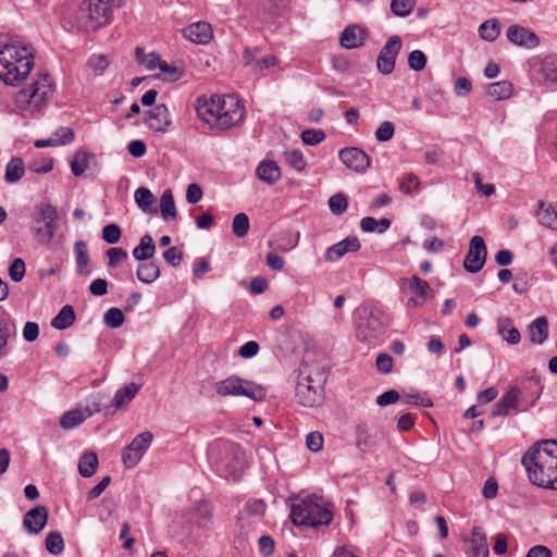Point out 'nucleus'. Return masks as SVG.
Segmentation results:
<instances>
[{
  "instance_id": "1",
  "label": "nucleus",
  "mask_w": 557,
  "mask_h": 557,
  "mask_svg": "<svg viewBox=\"0 0 557 557\" xmlns=\"http://www.w3.org/2000/svg\"><path fill=\"white\" fill-rule=\"evenodd\" d=\"M195 109L200 120L221 131L235 126L245 115L244 106L234 95L200 96L196 99Z\"/></svg>"
},
{
  "instance_id": "2",
  "label": "nucleus",
  "mask_w": 557,
  "mask_h": 557,
  "mask_svg": "<svg viewBox=\"0 0 557 557\" xmlns=\"http://www.w3.org/2000/svg\"><path fill=\"white\" fill-rule=\"evenodd\" d=\"M557 441H543L537 446H532L522 456L531 483L539 487L552 488L557 474Z\"/></svg>"
},
{
  "instance_id": "3",
  "label": "nucleus",
  "mask_w": 557,
  "mask_h": 557,
  "mask_svg": "<svg viewBox=\"0 0 557 557\" xmlns=\"http://www.w3.org/2000/svg\"><path fill=\"white\" fill-rule=\"evenodd\" d=\"M112 0H83L78 7L63 12V26L69 32H95L112 21Z\"/></svg>"
},
{
  "instance_id": "4",
  "label": "nucleus",
  "mask_w": 557,
  "mask_h": 557,
  "mask_svg": "<svg viewBox=\"0 0 557 557\" xmlns=\"http://www.w3.org/2000/svg\"><path fill=\"white\" fill-rule=\"evenodd\" d=\"M30 46L5 45L0 50V79L14 86L23 81L34 66Z\"/></svg>"
},
{
  "instance_id": "5",
  "label": "nucleus",
  "mask_w": 557,
  "mask_h": 557,
  "mask_svg": "<svg viewBox=\"0 0 557 557\" xmlns=\"http://www.w3.org/2000/svg\"><path fill=\"white\" fill-rule=\"evenodd\" d=\"M293 523L302 529L329 527L333 520L331 508L317 495L307 496L290 506Z\"/></svg>"
},
{
  "instance_id": "6",
  "label": "nucleus",
  "mask_w": 557,
  "mask_h": 557,
  "mask_svg": "<svg viewBox=\"0 0 557 557\" xmlns=\"http://www.w3.org/2000/svg\"><path fill=\"white\" fill-rule=\"evenodd\" d=\"M357 314L356 336L358 341L372 344L385 334L389 319L380 307L361 306L357 309Z\"/></svg>"
},
{
  "instance_id": "7",
  "label": "nucleus",
  "mask_w": 557,
  "mask_h": 557,
  "mask_svg": "<svg viewBox=\"0 0 557 557\" xmlns=\"http://www.w3.org/2000/svg\"><path fill=\"white\" fill-rule=\"evenodd\" d=\"M299 371L295 392L297 403L309 408L321 405L324 399L325 374L323 372H317L314 375L307 373V367L304 364Z\"/></svg>"
},
{
  "instance_id": "8",
  "label": "nucleus",
  "mask_w": 557,
  "mask_h": 557,
  "mask_svg": "<svg viewBox=\"0 0 557 557\" xmlns=\"http://www.w3.org/2000/svg\"><path fill=\"white\" fill-rule=\"evenodd\" d=\"M59 213L49 202H40L35 206L32 215L30 230L36 240L40 244H49L58 228Z\"/></svg>"
},
{
  "instance_id": "9",
  "label": "nucleus",
  "mask_w": 557,
  "mask_h": 557,
  "mask_svg": "<svg viewBox=\"0 0 557 557\" xmlns=\"http://www.w3.org/2000/svg\"><path fill=\"white\" fill-rule=\"evenodd\" d=\"M219 396H245L255 401H262L267 397V389L252 381L231 375L214 385Z\"/></svg>"
},
{
  "instance_id": "10",
  "label": "nucleus",
  "mask_w": 557,
  "mask_h": 557,
  "mask_svg": "<svg viewBox=\"0 0 557 557\" xmlns=\"http://www.w3.org/2000/svg\"><path fill=\"white\" fill-rule=\"evenodd\" d=\"M541 392H534V397L532 401L527 405L521 398V391L517 386H511L509 389L502 396V398L494 404L492 409V417H508L510 416L512 410L518 412H522L528 410L529 407H533L535 401L540 398Z\"/></svg>"
},
{
  "instance_id": "11",
  "label": "nucleus",
  "mask_w": 557,
  "mask_h": 557,
  "mask_svg": "<svg viewBox=\"0 0 557 557\" xmlns=\"http://www.w3.org/2000/svg\"><path fill=\"white\" fill-rule=\"evenodd\" d=\"M51 92L50 76L44 74L29 87L21 89L16 96V100L18 103L32 104L36 109H39Z\"/></svg>"
},
{
  "instance_id": "12",
  "label": "nucleus",
  "mask_w": 557,
  "mask_h": 557,
  "mask_svg": "<svg viewBox=\"0 0 557 557\" xmlns=\"http://www.w3.org/2000/svg\"><path fill=\"white\" fill-rule=\"evenodd\" d=\"M153 435L149 431L141 432L129 443L122 454V462L127 468H134L149 448Z\"/></svg>"
},
{
  "instance_id": "13",
  "label": "nucleus",
  "mask_w": 557,
  "mask_h": 557,
  "mask_svg": "<svg viewBox=\"0 0 557 557\" xmlns=\"http://www.w3.org/2000/svg\"><path fill=\"white\" fill-rule=\"evenodd\" d=\"M401 47L403 40L399 36L394 35L387 39L376 60V66L380 73L388 75L394 71L396 58L400 52Z\"/></svg>"
},
{
  "instance_id": "14",
  "label": "nucleus",
  "mask_w": 557,
  "mask_h": 557,
  "mask_svg": "<svg viewBox=\"0 0 557 557\" xmlns=\"http://www.w3.org/2000/svg\"><path fill=\"white\" fill-rule=\"evenodd\" d=\"M486 256L487 249L484 239L479 235L473 236L463 261L465 270L469 273L479 272L486 261Z\"/></svg>"
},
{
  "instance_id": "15",
  "label": "nucleus",
  "mask_w": 557,
  "mask_h": 557,
  "mask_svg": "<svg viewBox=\"0 0 557 557\" xmlns=\"http://www.w3.org/2000/svg\"><path fill=\"white\" fill-rule=\"evenodd\" d=\"M338 158L348 169L357 173H366L371 166V157L357 147L341 149Z\"/></svg>"
},
{
  "instance_id": "16",
  "label": "nucleus",
  "mask_w": 557,
  "mask_h": 557,
  "mask_svg": "<svg viewBox=\"0 0 557 557\" xmlns=\"http://www.w3.org/2000/svg\"><path fill=\"white\" fill-rule=\"evenodd\" d=\"M215 447L224 454V458L221 460V466L225 468L227 474H233L244 466V451L239 445L230 442H220L215 444Z\"/></svg>"
},
{
  "instance_id": "17",
  "label": "nucleus",
  "mask_w": 557,
  "mask_h": 557,
  "mask_svg": "<svg viewBox=\"0 0 557 557\" xmlns=\"http://www.w3.org/2000/svg\"><path fill=\"white\" fill-rule=\"evenodd\" d=\"M145 123L147 127L156 133H165L171 124L170 112L164 103L156 106L146 111Z\"/></svg>"
},
{
  "instance_id": "18",
  "label": "nucleus",
  "mask_w": 557,
  "mask_h": 557,
  "mask_svg": "<svg viewBox=\"0 0 557 557\" xmlns=\"http://www.w3.org/2000/svg\"><path fill=\"white\" fill-rule=\"evenodd\" d=\"M48 518L47 507L38 505L25 513L23 525L29 533L37 534L46 527Z\"/></svg>"
},
{
  "instance_id": "19",
  "label": "nucleus",
  "mask_w": 557,
  "mask_h": 557,
  "mask_svg": "<svg viewBox=\"0 0 557 557\" xmlns=\"http://www.w3.org/2000/svg\"><path fill=\"white\" fill-rule=\"evenodd\" d=\"M507 38L515 45L532 49L539 46L540 38L534 33L519 25H511L507 29Z\"/></svg>"
},
{
  "instance_id": "20",
  "label": "nucleus",
  "mask_w": 557,
  "mask_h": 557,
  "mask_svg": "<svg viewBox=\"0 0 557 557\" xmlns=\"http://www.w3.org/2000/svg\"><path fill=\"white\" fill-rule=\"evenodd\" d=\"M183 36L197 45H207L212 36V27L209 23L200 21L184 28Z\"/></svg>"
},
{
  "instance_id": "21",
  "label": "nucleus",
  "mask_w": 557,
  "mask_h": 557,
  "mask_svg": "<svg viewBox=\"0 0 557 557\" xmlns=\"http://www.w3.org/2000/svg\"><path fill=\"white\" fill-rule=\"evenodd\" d=\"M367 32L359 25L347 26L339 38V44L345 49H356L363 46Z\"/></svg>"
},
{
  "instance_id": "22",
  "label": "nucleus",
  "mask_w": 557,
  "mask_h": 557,
  "mask_svg": "<svg viewBox=\"0 0 557 557\" xmlns=\"http://www.w3.org/2000/svg\"><path fill=\"white\" fill-rule=\"evenodd\" d=\"M139 389L140 385L134 382L119 388L111 400V406L113 407L112 414L124 409L136 397Z\"/></svg>"
},
{
  "instance_id": "23",
  "label": "nucleus",
  "mask_w": 557,
  "mask_h": 557,
  "mask_svg": "<svg viewBox=\"0 0 557 557\" xmlns=\"http://www.w3.org/2000/svg\"><path fill=\"white\" fill-rule=\"evenodd\" d=\"M536 71L543 83L557 84V54H548L541 59Z\"/></svg>"
},
{
  "instance_id": "24",
  "label": "nucleus",
  "mask_w": 557,
  "mask_h": 557,
  "mask_svg": "<svg viewBox=\"0 0 557 557\" xmlns=\"http://www.w3.org/2000/svg\"><path fill=\"white\" fill-rule=\"evenodd\" d=\"M73 251L75 256L77 274L81 276H89L91 274V270L88 269L90 257L87 244L84 240H76Z\"/></svg>"
},
{
  "instance_id": "25",
  "label": "nucleus",
  "mask_w": 557,
  "mask_h": 557,
  "mask_svg": "<svg viewBox=\"0 0 557 557\" xmlns=\"http://www.w3.org/2000/svg\"><path fill=\"white\" fill-rule=\"evenodd\" d=\"M256 174L259 180L273 185L281 178V169L275 161L263 160L257 166Z\"/></svg>"
},
{
  "instance_id": "26",
  "label": "nucleus",
  "mask_w": 557,
  "mask_h": 557,
  "mask_svg": "<svg viewBox=\"0 0 557 557\" xmlns=\"http://www.w3.org/2000/svg\"><path fill=\"white\" fill-rule=\"evenodd\" d=\"M530 341L533 344L542 345L548 338V320L546 317H539L528 327Z\"/></svg>"
},
{
  "instance_id": "27",
  "label": "nucleus",
  "mask_w": 557,
  "mask_h": 557,
  "mask_svg": "<svg viewBox=\"0 0 557 557\" xmlns=\"http://www.w3.org/2000/svg\"><path fill=\"white\" fill-rule=\"evenodd\" d=\"M497 333L510 345L520 342L521 335L518 329L512 324V320L508 317H500L497 320Z\"/></svg>"
},
{
  "instance_id": "28",
  "label": "nucleus",
  "mask_w": 557,
  "mask_h": 557,
  "mask_svg": "<svg viewBox=\"0 0 557 557\" xmlns=\"http://www.w3.org/2000/svg\"><path fill=\"white\" fill-rule=\"evenodd\" d=\"M14 335L15 327L9 319L0 314V360L9 355V343Z\"/></svg>"
},
{
  "instance_id": "29",
  "label": "nucleus",
  "mask_w": 557,
  "mask_h": 557,
  "mask_svg": "<svg viewBox=\"0 0 557 557\" xmlns=\"http://www.w3.org/2000/svg\"><path fill=\"white\" fill-rule=\"evenodd\" d=\"M156 252V246L150 235L146 234L140 238L138 246L133 249V257L143 262L150 260Z\"/></svg>"
},
{
  "instance_id": "30",
  "label": "nucleus",
  "mask_w": 557,
  "mask_h": 557,
  "mask_svg": "<svg viewBox=\"0 0 557 557\" xmlns=\"http://www.w3.org/2000/svg\"><path fill=\"white\" fill-rule=\"evenodd\" d=\"M137 278L145 283L150 284L160 276V268L156 261L140 262L136 271Z\"/></svg>"
},
{
  "instance_id": "31",
  "label": "nucleus",
  "mask_w": 557,
  "mask_h": 557,
  "mask_svg": "<svg viewBox=\"0 0 557 557\" xmlns=\"http://www.w3.org/2000/svg\"><path fill=\"white\" fill-rule=\"evenodd\" d=\"M470 542L475 557H488L486 536L481 527H473Z\"/></svg>"
},
{
  "instance_id": "32",
  "label": "nucleus",
  "mask_w": 557,
  "mask_h": 557,
  "mask_svg": "<svg viewBox=\"0 0 557 557\" xmlns=\"http://www.w3.org/2000/svg\"><path fill=\"white\" fill-rule=\"evenodd\" d=\"M24 173L25 165L23 159L20 157H14L8 162L5 166L4 180L9 184H14L23 177Z\"/></svg>"
},
{
  "instance_id": "33",
  "label": "nucleus",
  "mask_w": 557,
  "mask_h": 557,
  "mask_svg": "<svg viewBox=\"0 0 557 557\" xmlns=\"http://www.w3.org/2000/svg\"><path fill=\"white\" fill-rule=\"evenodd\" d=\"M92 158V153L88 152L86 149H78L72 160H71V171L74 176L79 177L87 170L89 164V159Z\"/></svg>"
},
{
  "instance_id": "34",
  "label": "nucleus",
  "mask_w": 557,
  "mask_h": 557,
  "mask_svg": "<svg viewBox=\"0 0 557 557\" xmlns=\"http://www.w3.org/2000/svg\"><path fill=\"white\" fill-rule=\"evenodd\" d=\"M75 311L72 306H63L58 314L52 319L51 325L57 330H65L75 322Z\"/></svg>"
},
{
  "instance_id": "35",
  "label": "nucleus",
  "mask_w": 557,
  "mask_h": 557,
  "mask_svg": "<svg viewBox=\"0 0 557 557\" xmlns=\"http://www.w3.org/2000/svg\"><path fill=\"white\" fill-rule=\"evenodd\" d=\"M513 85L509 81L492 83L486 88V95L495 100H504L511 97Z\"/></svg>"
},
{
  "instance_id": "36",
  "label": "nucleus",
  "mask_w": 557,
  "mask_h": 557,
  "mask_svg": "<svg viewBox=\"0 0 557 557\" xmlns=\"http://www.w3.org/2000/svg\"><path fill=\"white\" fill-rule=\"evenodd\" d=\"M98 467V457L95 453L83 454L78 460V472L83 478H90Z\"/></svg>"
},
{
  "instance_id": "37",
  "label": "nucleus",
  "mask_w": 557,
  "mask_h": 557,
  "mask_svg": "<svg viewBox=\"0 0 557 557\" xmlns=\"http://www.w3.org/2000/svg\"><path fill=\"white\" fill-rule=\"evenodd\" d=\"M536 216L541 225L557 230V212L552 207H546L544 202H540Z\"/></svg>"
},
{
  "instance_id": "38",
  "label": "nucleus",
  "mask_w": 557,
  "mask_h": 557,
  "mask_svg": "<svg viewBox=\"0 0 557 557\" xmlns=\"http://www.w3.org/2000/svg\"><path fill=\"white\" fill-rule=\"evenodd\" d=\"M356 446L363 454L374 448V441L364 424L358 425L356 429Z\"/></svg>"
},
{
  "instance_id": "39",
  "label": "nucleus",
  "mask_w": 557,
  "mask_h": 557,
  "mask_svg": "<svg viewBox=\"0 0 557 557\" xmlns=\"http://www.w3.org/2000/svg\"><path fill=\"white\" fill-rule=\"evenodd\" d=\"M135 58L138 63L145 65L150 71L158 69L162 61L157 52L145 53L139 47L135 49Z\"/></svg>"
},
{
  "instance_id": "40",
  "label": "nucleus",
  "mask_w": 557,
  "mask_h": 557,
  "mask_svg": "<svg viewBox=\"0 0 557 557\" xmlns=\"http://www.w3.org/2000/svg\"><path fill=\"white\" fill-rule=\"evenodd\" d=\"M160 209H161L162 218L165 221L176 218V208H175V203H174V198H173L172 191L170 189H166L163 191V194L160 198Z\"/></svg>"
},
{
  "instance_id": "41",
  "label": "nucleus",
  "mask_w": 557,
  "mask_h": 557,
  "mask_svg": "<svg viewBox=\"0 0 557 557\" xmlns=\"http://www.w3.org/2000/svg\"><path fill=\"white\" fill-rule=\"evenodd\" d=\"M399 190L413 196L420 190V178L413 173L405 174L399 181Z\"/></svg>"
},
{
  "instance_id": "42",
  "label": "nucleus",
  "mask_w": 557,
  "mask_h": 557,
  "mask_svg": "<svg viewBox=\"0 0 557 557\" xmlns=\"http://www.w3.org/2000/svg\"><path fill=\"white\" fill-rule=\"evenodd\" d=\"M283 158L285 163L297 172H302L307 166L305 157L298 149L285 151Z\"/></svg>"
},
{
  "instance_id": "43",
  "label": "nucleus",
  "mask_w": 557,
  "mask_h": 557,
  "mask_svg": "<svg viewBox=\"0 0 557 557\" xmlns=\"http://www.w3.org/2000/svg\"><path fill=\"white\" fill-rule=\"evenodd\" d=\"M410 290L422 300L425 301L426 297L432 295V288L429 283L417 275H413L409 281Z\"/></svg>"
},
{
  "instance_id": "44",
  "label": "nucleus",
  "mask_w": 557,
  "mask_h": 557,
  "mask_svg": "<svg viewBox=\"0 0 557 557\" xmlns=\"http://www.w3.org/2000/svg\"><path fill=\"white\" fill-rule=\"evenodd\" d=\"M46 549L52 555H59L64 550V541L59 531L49 532L45 540Z\"/></svg>"
},
{
  "instance_id": "45",
  "label": "nucleus",
  "mask_w": 557,
  "mask_h": 557,
  "mask_svg": "<svg viewBox=\"0 0 557 557\" xmlns=\"http://www.w3.org/2000/svg\"><path fill=\"white\" fill-rule=\"evenodd\" d=\"M500 32L499 24L496 20H487L479 27V34L486 41H494Z\"/></svg>"
},
{
  "instance_id": "46",
  "label": "nucleus",
  "mask_w": 557,
  "mask_h": 557,
  "mask_svg": "<svg viewBox=\"0 0 557 557\" xmlns=\"http://www.w3.org/2000/svg\"><path fill=\"white\" fill-rule=\"evenodd\" d=\"M84 419L85 418L81 410H70L63 413L60 418V426L64 430H71L79 425Z\"/></svg>"
},
{
  "instance_id": "47",
  "label": "nucleus",
  "mask_w": 557,
  "mask_h": 557,
  "mask_svg": "<svg viewBox=\"0 0 557 557\" xmlns=\"http://www.w3.org/2000/svg\"><path fill=\"white\" fill-rule=\"evenodd\" d=\"M125 321L124 313L121 309L112 307L103 314V322L110 329L120 327Z\"/></svg>"
},
{
  "instance_id": "48",
  "label": "nucleus",
  "mask_w": 557,
  "mask_h": 557,
  "mask_svg": "<svg viewBox=\"0 0 557 557\" xmlns=\"http://www.w3.org/2000/svg\"><path fill=\"white\" fill-rule=\"evenodd\" d=\"M403 398L406 404H411L424 408H431L433 406L432 399L419 393L418 391L411 389L409 392H404Z\"/></svg>"
},
{
  "instance_id": "49",
  "label": "nucleus",
  "mask_w": 557,
  "mask_h": 557,
  "mask_svg": "<svg viewBox=\"0 0 557 557\" xmlns=\"http://www.w3.org/2000/svg\"><path fill=\"white\" fill-rule=\"evenodd\" d=\"M414 5V0H392L391 11L396 16L406 17L412 12Z\"/></svg>"
},
{
  "instance_id": "50",
  "label": "nucleus",
  "mask_w": 557,
  "mask_h": 557,
  "mask_svg": "<svg viewBox=\"0 0 557 557\" xmlns=\"http://www.w3.org/2000/svg\"><path fill=\"white\" fill-rule=\"evenodd\" d=\"M134 198L137 206L144 211L149 210L154 200L152 193L146 187L137 188Z\"/></svg>"
},
{
  "instance_id": "51",
  "label": "nucleus",
  "mask_w": 557,
  "mask_h": 557,
  "mask_svg": "<svg viewBox=\"0 0 557 557\" xmlns=\"http://www.w3.org/2000/svg\"><path fill=\"white\" fill-rule=\"evenodd\" d=\"M347 207L348 199L346 195L342 193H337L329 199V208L334 215L343 214L347 210Z\"/></svg>"
},
{
  "instance_id": "52",
  "label": "nucleus",
  "mask_w": 557,
  "mask_h": 557,
  "mask_svg": "<svg viewBox=\"0 0 557 557\" xmlns=\"http://www.w3.org/2000/svg\"><path fill=\"white\" fill-rule=\"evenodd\" d=\"M249 218L246 213H238L234 216L232 223L233 233L242 238L247 235L249 231Z\"/></svg>"
},
{
  "instance_id": "53",
  "label": "nucleus",
  "mask_w": 557,
  "mask_h": 557,
  "mask_svg": "<svg viewBox=\"0 0 557 557\" xmlns=\"http://www.w3.org/2000/svg\"><path fill=\"white\" fill-rule=\"evenodd\" d=\"M326 135L323 129L308 128L301 133V140L305 145L315 146L325 139Z\"/></svg>"
},
{
  "instance_id": "54",
  "label": "nucleus",
  "mask_w": 557,
  "mask_h": 557,
  "mask_svg": "<svg viewBox=\"0 0 557 557\" xmlns=\"http://www.w3.org/2000/svg\"><path fill=\"white\" fill-rule=\"evenodd\" d=\"M53 169V159L49 157H42L34 160L29 164V170L36 174H47Z\"/></svg>"
},
{
  "instance_id": "55",
  "label": "nucleus",
  "mask_w": 557,
  "mask_h": 557,
  "mask_svg": "<svg viewBox=\"0 0 557 557\" xmlns=\"http://www.w3.org/2000/svg\"><path fill=\"white\" fill-rule=\"evenodd\" d=\"M9 275L11 280L18 283L25 276V262L22 258H15L9 265Z\"/></svg>"
},
{
  "instance_id": "56",
  "label": "nucleus",
  "mask_w": 557,
  "mask_h": 557,
  "mask_svg": "<svg viewBox=\"0 0 557 557\" xmlns=\"http://www.w3.org/2000/svg\"><path fill=\"white\" fill-rule=\"evenodd\" d=\"M426 65V57L421 50H413L408 55V66L416 72L422 71Z\"/></svg>"
},
{
  "instance_id": "57",
  "label": "nucleus",
  "mask_w": 557,
  "mask_h": 557,
  "mask_svg": "<svg viewBox=\"0 0 557 557\" xmlns=\"http://www.w3.org/2000/svg\"><path fill=\"white\" fill-rule=\"evenodd\" d=\"M122 231L117 224H108L102 230V239L108 244H115L120 240Z\"/></svg>"
},
{
  "instance_id": "58",
  "label": "nucleus",
  "mask_w": 557,
  "mask_h": 557,
  "mask_svg": "<svg viewBox=\"0 0 557 557\" xmlns=\"http://www.w3.org/2000/svg\"><path fill=\"white\" fill-rule=\"evenodd\" d=\"M74 132L71 127L61 126L53 133V139H55L57 146H63L74 140Z\"/></svg>"
},
{
  "instance_id": "59",
  "label": "nucleus",
  "mask_w": 557,
  "mask_h": 557,
  "mask_svg": "<svg viewBox=\"0 0 557 557\" xmlns=\"http://www.w3.org/2000/svg\"><path fill=\"white\" fill-rule=\"evenodd\" d=\"M395 134V126L392 122H383L375 132V138L379 141H387L393 138Z\"/></svg>"
},
{
  "instance_id": "60",
  "label": "nucleus",
  "mask_w": 557,
  "mask_h": 557,
  "mask_svg": "<svg viewBox=\"0 0 557 557\" xmlns=\"http://www.w3.org/2000/svg\"><path fill=\"white\" fill-rule=\"evenodd\" d=\"M393 364H394V360L388 354L381 352L377 355L376 368H377L379 372H381L383 374L391 373L393 370Z\"/></svg>"
},
{
  "instance_id": "61",
  "label": "nucleus",
  "mask_w": 557,
  "mask_h": 557,
  "mask_svg": "<svg viewBox=\"0 0 557 557\" xmlns=\"http://www.w3.org/2000/svg\"><path fill=\"white\" fill-rule=\"evenodd\" d=\"M106 255L109 259L108 265L110 268L115 267L117 264V262L127 258V251L120 247L109 248L106 251Z\"/></svg>"
},
{
  "instance_id": "62",
  "label": "nucleus",
  "mask_w": 557,
  "mask_h": 557,
  "mask_svg": "<svg viewBox=\"0 0 557 557\" xmlns=\"http://www.w3.org/2000/svg\"><path fill=\"white\" fill-rule=\"evenodd\" d=\"M158 69H160L164 74H166L168 79L171 82L178 81L183 75L182 70H180L176 65L169 64L163 60L161 61V64L159 65Z\"/></svg>"
},
{
  "instance_id": "63",
  "label": "nucleus",
  "mask_w": 557,
  "mask_h": 557,
  "mask_svg": "<svg viewBox=\"0 0 557 557\" xmlns=\"http://www.w3.org/2000/svg\"><path fill=\"white\" fill-rule=\"evenodd\" d=\"M306 445L311 451H319L323 447V436L319 432H311L306 436Z\"/></svg>"
},
{
  "instance_id": "64",
  "label": "nucleus",
  "mask_w": 557,
  "mask_h": 557,
  "mask_svg": "<svg viewBox=\"0 0 557 557\" xmlns=\"http://www.w3.org/2000/svg\"><path fill=\"white\" fill-rule=\"evenodd\" d=\"M346 253H347L346 250H344V247L338 242L327 248L324 257H325L326 261L335 262V261L339 260Z\"/></svg>"
}]
</instances>
